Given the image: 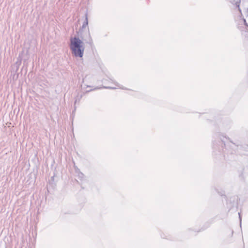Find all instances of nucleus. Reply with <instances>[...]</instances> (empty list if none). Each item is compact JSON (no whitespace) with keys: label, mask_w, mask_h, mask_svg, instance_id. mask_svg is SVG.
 <instances>
[{"label":"nucleus","mask_w":248,"mask_h":248,"mask_svg":"<svg viewBox=\"0 0 248 248\" xmlns=\"http://www.w3.org/2000/svg\"><path fill=\"white\" fill-rule=\"evenodd\" d=\"M239 218H240V222H241V216H240V214L239 213Z\"/></svg>","instance_id":"nucleus-5"},{"label":"nucleus","mask_w":248,"mask_h":248,"mask_svg":"<svg viewBox=\"0 0 248 248\" xmlns=\"http://www.w3.org/2000/svg\"><path fill=\"white\" fill-rule=\"evenodd\" d=\"M70 47L72 54L75 57H82L85 47L84 43L78 38H71Z\"/></svg>","instance_id":"nucleus-1"},{"label":"nucleus","mask_w":248,"mask_h":248,"mask_svg":"<svg viewBox=\"0 0 248 248\" xmlns=\"http://www.w3.org/2000/svg\"><path fill=\"white\" fill-rule=\"evenodd\" d=\"M88 18H87V16L86 15L85 21V22H84V23H83V24L82 25V28H86L88 26Z\"/></svg>","instance_id":"nucleus-2"},{"label":"nucleus","mask_w":248,"mask_h":248,"mask_svg":"<svg viewBox=\"0 0 248 248\" xmlns=\"http://www.w3.org/2000/svg\"><path fill=\"white\" fill-rule=\"evenodd\" d=\"M106 88H108V89H115L116 88L115 87H105Z\"/></svg>","instance_id":"nucleus-4"},{"label":"nucleus","mask_w":248,"mask_h":248,"mask_svg":"<svg viewBox=\"0 0 248 248\" xmlns=\"http://www.w3.org/2000/svg\"><path fill=\"white\" fill-rule=\"evenodd\" d=\"M240 3V0L237 1L235 3L237 7L238 8V10L241 12V9L239 7Z\"/></svg>","instance_id":"nucleus-3"}]
</instances>
